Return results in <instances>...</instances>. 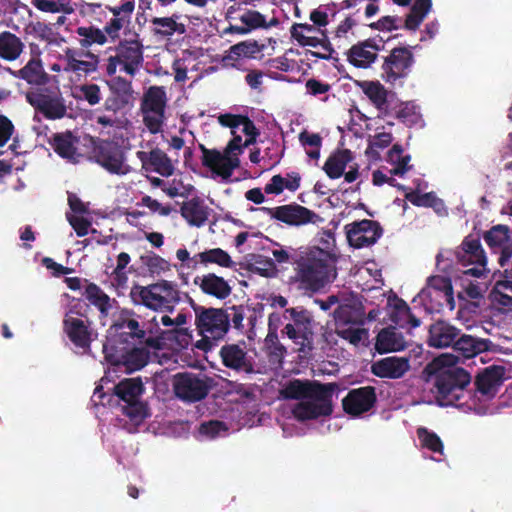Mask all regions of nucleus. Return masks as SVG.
Segmentation results:
<instances>
[{
    "mask_svg": "<svg viewBox=\"0 0 512 512\" xmlns=\"http://www.w3.org/2000/svg\"><path fill=\"white\" fill-rule=\"evenodd\" d=\"M293 280L306 295L323 291L337 277L335 259L320 250L295 251Z\"/></svg>",
    "mask_w": 512,
    "mask_h": 512,
    "instance_id": "1",
    "label": "nucleus"
},
{
    "mask_svg": "<svg viewBox=\"0 0 512 512\" xmlns=\"http://www.w3.org/2000/svg\"><path fill=\"white\" fill-rule=\"evenodd\" d=\"M195 312V324L202 336L195 347L205 353L212 351L224 339L230 329V318L222 308H206L195 305L190 299Z\"/></svg>",
    "mask_w": 512,
    "mask_h": 512,
    "instance_id": "2",
    "label": "nucleus"
},
{
    "mask_svg": "<svg viewBox=\"0 0 512 512\" xmlns=\"http://www.w3.org/2000/svg\"><path fill=\"white\" fill-rule=\"evenodd\" d=\"M135 305H143L153 311L173 312L181 301V293L177 284L160 280L147 286L135 284L129 293Z\"/></svg>",
    "mask_w": 512,
    "mask_h": 512,
    "instance_id": "3",
    "label": "nucleus"
},
{
    "mask_svg": "<svg viewBox=\"0 0 512 512\" xmlns=\"http://www.w3.org/2000/svg\"><path fill=\"white\" fill-rule=\"evenodd\" d=\"M471 375L464 368L447 366L440 368L433 376V393L440 406H457L468 393Z\"/></svg>",
    "mask_w": 512,
    "mask_h": 512,
    "instance_id": "4",
    "label": "nucleus"
},
{
    "mask_svg": "<svg viewBox=\"0 0 512 512\" xmlns=\"http://www.w3.org/2000/svg\"><path fill=\"white\" fill-rule=\"evenodd\" d=\"M155 320L156 318L153 317L151 321H144L133 310L124 308L115 318L111 329L115 331L121 342L155 347L156 339L153 334L157 333L159 329L158 323L153 324Z\"/></svg>",
    "mask_w": 512,
    "mask_h": 512,
    "instance_id": "5",
    "label": "nucleus"
},
{
    "mask_svg": "<svg viewBox=\"0 0 512 512\" xmlns=\"http://www.w3.org/2000/svg\"><path fill=\"white\" fill-rule=\"evenodd\" d=\"M289 315L292 323H287L281 330L282 337L289 338L296 346V351L304 356L314 350V319L312 313L304 307L286 308L284 317Z\"/></svg>",
    "mask_w": 512,
    "mask_h": 512,
    "instance_id": "6",
    "label": "nucleus"
},
{
    "mask_svg": "<svg viewBox=\"0 0 512 512\" xmlns=\"http://www.w3.org/2000/svg\"><path fill=\"white\" fill-rule=\"evenodd\" d=\"M215 384L212 377L201 373L179 372L172 378L175 396L189 404L205 399Z\"/></svg>",
    "mask_w": 512,
    "mask_h": 512,
    "instance_id": "7",
    "label": "nucleus"
},
{
    "mask_svg": "<svg viewBox=\"0 0 512 512\" xmlns=\"http://www.w3.org/2000/svg\"><path fill=\"white\" fill-rule=\"evenodd\" d=\"M93 144L91 159L103 169L113 175L123 176L131 171L126 163V155L123 148L115 141L103 140L90 137Z\"/></svg>",
    "mask_w": 512,
    "mask_h": 512,
    "instance_id": "8",
    "label": "nucleus"
},
{
    "mask_svg": "<svg viewBox=\"0 0 512 512\" xmlns=\"http://www.w3.org/2000/svg\"><path fill=\"white\" fill-rule=\"evenodd\" d=\"M414 62V55L410 47L399 46L393 48L383 60V80L386 83L395 84L398 80L407 78Z\"/></svg>",
    "mask_w": 512,
    "mask_h": 512,
    "instance_id": "9",
    "label": "nucleus"
},
{
    "mask_svg": "<svg viewBox=\"0 0 512 512\" xmlns=\"http://www.w3.org/2000/svg\"><path fill=\"white\" fill-rule=\"evenodd\" d=\"M256 210L262 211L271 218L283 222L289 226H303L306 224H316L322 221L320 215L309 208L292 203L277 207H260Z\"/></svg>",
    "mask_w": 512,
    "mask_h": 512,
    "instance_id": "10",
    "label": "nucleus"
},
{
    "mask_svg": "<svg viewBox=\"0 0 512 512\" xmlns=\"http://www.w3.org/2000/svg\"><path fill=\"white\" fill-rule=\"evenodd\" d=\"M338 384L325 389L324 398H308L298 402L292 409L294 417L299 421L314 420L330 416L333 412L332 398Z\"/></svg>",
    "mask_w": 512,
    "mask_h": 512,
    "instance_id": "11",
    "label": "nucleus"
},
{
    "mask_svg": "<svg viewBox=\"0 0 512 512\" xmlns=\"http://www.w3.org/2000/svg\"><path fill=\"white\" fill-rule=\"evenodd\" d=\"M73 314L81 315V313L76 310V306L71 307L65 314L63 319V331L77 348L88 351L93 341L91 321L89 319L83 320L74 317L72 316Z\"/></svg>",
    "mask_w": 512,
    "mask_h": 512,
    "instance_id": "12",
    "label": "nucleus"
},
{
    "mask_svg": "<svg viewBox=\"0 0 512 512\" xmlns=\"http://www.w3.org/2000/svg\"><path fill=\"white\" fill-rule=\"evenodd\" d=\"M344 229L349 245L357 249L374 245L383 234L380 223L369 219L346 224Z\"/></svg>",
    "mask_w": 512,
    "mask_h": 512,
    "instance_id": "13",
    "label": "nucleus"
},
{
    "mask_svg": "<svg viewBox=\"0 0 512 512\" xmlns=\"http://www.w3.org/2000/svg\"><path fill=\"white\" fill-rule=\"evenodd\" d=\"M110 94L104 101V109L107 112L117 114L133 106L134 91L132 83L118 76L107 82Z\"/></svg>",
    "mask_w": 512,
    "mask_h": 512,
    "instance_id": "14",
    "label": "nucleus"
},
{
    "mask_svg": "<svg viewBox=\"0 0 512 512\" xmlns=\"http://www.w3.org/2000/svg\"><path fill=\"white\" fill-rule=\"evenodd\" d=\"M336 383H321L316 380L298 379L289 380L281 389L280 394L287 400L303 401L308 398H324L325 389Z\"/></svg>",
    "mask_w": 512,
    "mask_h": 512,
    "instance_id": "15",
    "label": "nucleus"
},
{
    "mask_svg": "<svg viewBox=\"0 0 512 512\" xmlns=\"http://www.w3.org/2000/svg\"><path fill=\"white\" fill-rule=\"evenodd\" d=\"M199 149L202 152V165L225 180L229 179L240 165L237 156H228L225 151L209 149L204 144H199Z\"/></svg>",
    "mask_w": 512,
    "mask_h": 512,
    "instance_id": "16",
    "label": "nucleus"
},
{
    "mask_svg": "<svg viewBox=\"0 0 512 512\" xmlns=\"http://www.w3.org/2000/svg\"><path fill=\"white\" fill-rule=\"evenodd\" d=\"M26 100L37 112L49 120L61 119L67 113L65 101L59 95L29 92L26 94Z\"/></svg>",
    "mask_w": 512,
    "mask_h": 512,
    "instance_id": "17",
    "label": "nucleus"
},
{
    "mask_svg": "<svg viewBox=\"0 0 512 512\" xmlns=\"http://www.w3.org/2000/svg\"><path fill=\"white\" fill-rule=\"evenodd\" d=\"M377 401L375 388L364 386L351 389L342 400L343 410L351 416H359L374 407Z\"/></svg>",
    "mask_w": 512,
    "mask_h": 512,
    "instance_id": "18",
    "label": "nucleus"
},
{
    "mask_svg": "<svg viewBox=\"0 0 512 512\" xmlns=\"http://www.w3.org/2000/svg\"><path fill=\"white\" fill-rule=\"evenodd\" d=\"M122 70L134 76L143 64V45L139 40H122L115 48Z\"/></svg>",
    "mask_w": 512,
    "mask_h": 512,
    "instance_id": "19",
    "label": "nucleus"
},
{
    "mask_svg": "<svg viewBox=\"0 0 512 512\" xmlns=\"http://www.w3.org/2000/svg\"><path fill=\"white\" fill-rule=\"evenodd\" d=\"M505 368L500 365H491L484 368L475 378L476 391L487 399L496 396L504 382Z\"/></svg>",
    "mask_w": 512,
    "mask_h": 512,
    "instance_id": "20",
    "label": "nucleus"
},
{
    "mask_svg": "<svg viewBox=\"0 0 512 512\" xmlns=\"http://www.w3.org/2000/svg\"><path fill=\"white\" fill-rule=\"evenodd\" d=\"M137 158L140 160L142 169L148 172H155L163 177H170L174 174V165L170 157L160 148L152 150L137 151Z\"/></svg>",
    "mask_w": 512,
    "mask_h": 512,
    "instance_id": "21",
    "label": "nucleus"
},
{
    "mask_svg": "<svg viewBox=\"0 0 512 512\" xmlns=\"http://www.w3.org/2000/svg\"><path fill=\"white\" fill-rule=\"evenodd\" d=\"M219 355L222 364L236 372L251 374L254 372V365L247 352L239 344H225L221 347Z\"/></svg>",
    "mask_w": 512,
    "mask_h": 512,
    "instance_id": "22",
    "label": "nucleus"
},
{
    "mask_svg": "<svg viewBox=\"0 0 512 512\" xmlns=\"http://www.w3.org/2000/svg\"><path fill=\"white\" fill-rule=\"evenodd\" d=\"M379 50L375 38L359 41L347 51V61L356 68L366 69L376 61Z\"/></svg>",
    "mask_w": 512,
    "mask_h": 512,
    "instance_id": "23",
    "label": "nucleus"
},
{
    "mask_svg": "<svg viewBox=\"0 0 512 512\" xmlns=\"http://www.w3.org/2000/svg\"><path fill=\"white\" fill-rule=\"evenodd\" d=\"M80 138L71 131L54 133L48 140L54 152L63 159L78 163L82 154L78 151Z\"/></svg>",
    "mask_w": 512,
    "mask_h": 512,
    "instance_id": "24",
    "label": "nucleus"
},
{
    "mask_svg": "<svg viewBox=\"0 0 512 512\" xmlns=\"http://www.w3.org/2000/svg\"><path fill=\"white\" fill-rule=\"evenodd\" d=\"M410 369L408 358L389 356L371 364V373L379 378L399 379Z\"/></svg>",
    "mask_w": 512,
    "mask_h": 512,
    "instance_id": "25",
    "label": "nucleus"
},
{
    "mask_svg": "<svg viewBox=\"0 0 512 512\" xmlns=\"http://www.w3.org/2000/svg\"><path fill=\"white\" fill-rule=\"evenodd\" d=\"M461 330L445 320H438L431 324L427 343L434 348L452 347Z\"/></svg>",
    "mask_w": 512,
    "mask_h": 512,
    "instance_id": "26",
    "label": "nucleus"
},
{
    "mask_svg": "<svg viewBox=\"0 0 512 512\" xmlns=\"http://www.w3.org/2000/svg\"><path fill=\"white\" fill-rule=\"evenodd\" d=\"M457 259L463 266L487 264V257L480 239L473 235L466 236L460 246V250L457 251Z\"/></svg>",
    "mask_w": 512,
    "mask_h": 512,
    "instance_id": "27",
    "label": "nucleus"
},
{
    "mask_svg": "<svg viewBox=\"0 0 512 512\" xmlns=\"http://www.w3.org/2000/svg\"><path fill=\"white\" fill-rule=\"evenodd\" d=\"M405 347L402 333L394 327L383 328L376 336L375 350L380 354L401 351Z\"/></svg>",
    "mask_w": 512,
    "mask_h": 512,
    "instance_id": "28",
    "label": "nucleus"
},
{
    "mask_svg": "<svg viewBox=\"0 0 512 512\" xmlns=\"http://www.w3.org/2000/svg\"><path fill=\"white\" fill-rule=\"evenodd\" d=\"M180 213L189 225L195 227L204 226L209 216L208 207L199 197L184 202L180 208Z\"/></svg>",
    "mask_w": 512,
    "mask_h": 512,
    "instance_id": "29",
    "label": "nucleus"
},
{
    "mask_svg": "<svg viewBox=\"0 0 512 512\" xmlns=\"http://www.w3.org/2000/svg\"><path fill=\"white\" fill-rule=\"evenodd\" d=\"M274 314L269 316V328L265 338V349L269 362L272 365L282 366L287 353L286 347L280 343L277 334V327L272 326Z\"/></svg>",
    "mask_w": 512,
    "mask_h": 512,
    "instance_id": "30",
    "label": "nucleus"
},
{
    "mask_svg": "<svg viewBox=\"0 0 512 512\" xmlns=\"http://www.w3.org/2000/svg\"><path fill=\"white\" fill-rule=\"evenodd\" d=\"M204 294L213 296L219 300L226 299L232 292V288L228 282L214 273L203 275L199 284Z\"/></svg>",
    "mask_w": 512,
    "mask_h": 512,
    "instance_id": "31",
    "label": "nucleus"
},
{
    "mask_svg": "<svg viewBox=\"0 0 512 512\" xmlns=\"http://www.w3.org/2000/svg\"><path fill=\"white\" fill-rule=\"evenodd\" d=\"M352 160L353 154L349 149H338L327 158L323 170L330 179H338Z\"/></svg>",
    "mask_w": 512,
    "mask_h": 512,
    "instance_id": "32",
    "label": "nucleus"
},
{
    "mask_svg": "<svg viewBox=\"0 0 512 512\" xmlns=\"http://www.w3.org/2000/svg\"><path fill=\"white\" fill-rule=\"evenodd\" d=\"M180 15L173 13L170 17H153L151 24L153 25L152 33L155 36L170 38L175 33L184 34L186 26L183 23H178Z\"/></svg>",
    "mask_w": 512,
    "mask_h": 512,
    "instance_id": "33",
    "label": "nucleus"
},
{
    "mask_svg": "<svg viewBox=\"0 0 512 512\" xmlns=\"http://www.w3.org/2000/svg\"><path fill=\"white\" fill-rule=\"evenodd\" d=\"M419 301L426 310V312L433 314L442 311L444 306H449L450 309L454 308V297L453 293L431 291L427 293L425 297H421L420 293L413 300V302Z\"/></svg>",
    "mask_w": 512,
    "mask_h": 512,
    "instance_id": "34",
    "label": "nucleus"
},
{
    "mask_svg": "<svg viewBox=\"0 0 512 512\" xmlns=\"http://www.w3.org/2000/svg\"><path fill=\"white\" fill-rule=\"evenodd\" d=\"M487 342V340L477 339L460 333L452 347L459 356L472 358L488 349Z\"/></svg>",
    "mask_w": 512,
    "mask_h": 512,
    "instance_id": "35",
    "label": "nucleus"
},
{
    "mask_svg": "<svg viewBox=\"0 0 512 512\" xmlns=\"http://www.w3.org/2000/svg\"><path fill=\"white\" fill-rule=\"evenodd\" d=\"M24 43L10 31L0 33V58L5 61H15L22 54Z\"/></svg>",
    "mask_w": 512,
    "mask_h": 512,
    "instance_id": "36",
    "label": "nucleus"
},
{
    "mask_svg": "<svg viewBox=\"0 0 512 512\" xmlns=\"http://www.w3.org/2000/svg\"><path fill=\"white\" fill-rule=\"evenodd\" d=\"M192 260L195 261V265L192 268H196L198 263L203 265L216 264L223 268H234L236 265L231 256L221 248L207 249L194 255Z\"/></svg>",
    "mask_w": 512,
    "mask_h": 512,
    "instance_id": "37",
    "label": "nucleus"
},
{
    "mask_svg": "<svg viewBox=\"0 0 512 512\" xmlns=\"http://www.w3.org/2000/svg\"><path fill=\"white\" fill-rule=\"evenodd\" d=\"M405 198L414 206L432 208L440 216L447 214L444 201L434 192L421 194L417 190H412L405 194Z\"/></svg>",
    "mask_w": 512,
    "mask_h": 512,
    "instance_id": "38",
    "label": "nucleus"
},
{
    "mask_svg": "<svg viewBox=\"0 0 512 512\" xmlns=\"http://www.w3.org/2000/svg\"><path fill=\"white\" fill-rule=\"evenodd\" d=\"M106 359L114 365H123L129 373L138 371L147 364V354L136 347L123 353L119 359L113 360L111 355H106Z\"/></svg>",
    "mask_w": 512,
    "mask_h": 512,
    "instance_id": "39",
    "label": "nucleus"
},
{
    "mask_svg": "<svg viewBox=\"0 0 512 512\" xmlns=\"http://www.w3.org/2000/svg\"><path fill=\"white\" fill-rule=\"evenodd\" d=\"M166 103L165 88L163 86H151L144 93L141 110L143 113L165 112Z\"/></svg>",
    "mask_w": 512,
    "mask_h": 512,
    "instance_id": "40",
    "label": "nucleus"
},
{
    "mask_svg": "<svg viewBox=\"0 0 512 512\" xmlns=\"http://www.w3.org/2000/svg\"><path fill=\"white\" fill-rule=\"evenodd\" d=\"M144 392V385L140 378H126L114 387V393L122 401L129 402L140 399Z\"/></svg>",
    "mask_w": 512,
    "mask_h": 512,
    "instance_id": "41",
    "label": "nucleus"
},
{
    "mask_svg": "<svg viewBox=\"0 0 512 512\" xmlns=\"http://www.w3.org/2000/svg\"><path fill=\"white\" fill-rule=\"evenodd\" d=\"M20 77L31 85H45L49 76L44 71L40 59L32 58L28 63L19 70Z\"/></svg>",
    "mask_w": 512,
    "mask_h": 512,
    "instance_id": "42",
    "label": "nucleus"
},
{
    "mask_svg": "<svg viewBox=\"0 0 512 512\" xmlns=\"http://www.w3.org/2000/svg\"><path fill=\"white\" fill-rule=\"evenodd\" d=\"M85 297L99 310L102 316H108L109 310L112 307L111 298L97 284L88 283L85 289Z\"/></svg>",
    "mask_w": 512,
    "mask_h": 512,
    "instance_id": "43",
    "label": "nucleus"
},
{
    "mask_svg": "<svg viewBox=\"0 0 512 512\" xmlns=\"http://www.w3.org/2000/svg\"><path fill=\"white\" fill-rule=\"evenodd\" d=\"M360 86L377 109L382 110L387 105V90L381 83L365 81Z\"/></svg>",
    "mask_w": 512,
    "mask_h": 512,
    "instance_id": "44",
    "label": "nucleus"
},
{
    "mask_svg": "<svg viewBox=\"0 0 512 512\" xmlns=\"http://www.w3.org/2000/svg\"><path fill=\"white\" fill-rule=\"evenodd\" d=\"M76 33L81 37L80 45L82 48H88L94 44L103 45L107 42V36L103 30L95 26H80Z\"/></svg>",
    "mask_w": 512,
    "mask_h": 512,
    "instance_id": "45",
    "label": "nucleus"
},
{
    "mask_svg": "<svg viewBox=\"0 0 512 512\" xmlns=\"http://www.w3.org/2000/svg\"><path fill=\"white\" fill-rule=\"evenodd\" d=\"M509 231L507 225L498 224L486 231L483 237L487 245L496 252L497 248L505 245L510 240Z\"/></svg>",
    "mask_w": 512,
    "mask_h": 512,
    "instance_id": "46",
    "label": "nucleus"
},
{
    "mask_svg": "<svg viewBox=\"0 0 512 512\" xmlns=\"http://www.w3.org/2000/svg\"><path fill=\"white\" fill-rule=\"evenodd\" d=\"M262 47L263 45H259L256 40L242 41L230 47L227 58L238 60L241 57H254Z\"/></svg>",
    "mask_w": 512,
    "mask_h": 512,
    "instance_id": "47",
    "label": "nucleus"
},
{
    "mask_svg": "<svg viewBox=\"0 0 512 512\" xmlns=\"http://www.w3.org/2000/svg\"><path fill=\"white\" fill-rule=\"evenodd\" d=\"M417 436L421 442L422 447L434 453L443 454V442L435 432L429 431L425 427H419L417 429Z\"/></svg>",
    "mask_w": 512,
    "mask_h": 512,
    "instance_id": "48",
    "label": "nucleus"
},
{
    "mask_svg": "<svg viewBox=\"0 0 512 512\" xmlns=\"http://www.w3.org/2000/svg\"><path fill=\"white\" fill-rule=\"evenodd\" d=\"M76 52L73 49L67 48L65 50V58L68 62L69 68L76 71H83L85 73L94 72L97 68V60L92 61H83L76 59Z\"/></svg>",
    "mask_w": 512,
    "mask_h": 512,
    "instance_id": "49",
    "label": "nucleus"
},
{
    "mask_svg": "<svg viewBox=\"0 0 512 512\" xmlns=\"http://www.w3.org/2000/svg\"><path fill=\"white\" fill-rule=\"evenodd\" d=\"M238 18L250 31L258 28H268L270 26L267 24L264 15L255 10L245 9Z\"/></svg>",
    "mask_w": 512,
    "mask_h": 512,
    "instance_id": "50",
    "label": "nucleus"
},
{
    "mask_svg": "<svg viewBox=\"0 0 512 512\" xmlns=\"http://www.w3.org/2000/svg\"><path fill=\"white\" fill-rule=\"evenodd\" d=\"M123 414L133 422H141L147 417V407L140 399L126 402L122 407Z\"/></svg>",
    "mask_w": 512,
    "mask_h": 512,
    "instance_id": "51",
    "label": "nucleus"
},
{
    "mask_svg": "<svg viewBox=\"0 0 512 512\" xmlns=\"http://www.w3.org/2000/svg\"><path fill=\"white\" fill-rule=\"evenodd\" d=\"M431 291L453 293L451 280L443 276L429 277L427 287L421 290L420 296L425 297Z\"/></svg>",
    "mask_w": 512,
    "mask_h": 512,
    "instance_id": "52",
    "label": "nucleus"
},
{
    "mask_svg": "<svg viewBox=\"0 0 512 512\" xmlns=\"http://www.w3.org/2000/svg\"><path fill=\"white\" fill-rule=\"evenodd\" d=\"M336 240L334 234L329 231H323L318 239V246H314L311 248H306L305 250H320L322 252L328 253L331 255L333 259H335V264L337 263L338 256L335 252Z\"/></svg>",
    "mask_w": 512,
    "mask_h": 512,
    "instance_id": "53",
    "label": "nucleus"
},
{
    "mask_svg": "<svg viewBox=\"0 0 512 512\" xmlns=\"http://www.w3.org/2000/svg\"><path fill=\"white\" fill-rule=\"evenodd\" d=\"M228 430L226 424L219 420H210L203 422L199 426V434L206 437L207 439H214L218 437L222 432Z\"/></svg>",
    "mask_w": 512,
    "mask_h": 512,
    "instance_id": "54",
    "label": "nucleus"
},
{
    "mask_svg": "<svg viewBox=\"0 0 512 512\" xmlns=\"http://www.w3.org/2000/svg\"><path fill=\"white\" fill-rule=\"evenodd\" d=\"M140 259L151 273H160L168 270L169 268V263L155 253L142 255Z\"/></svg>",
    "mask_w": 512,
    "mask_h": 512,
    "instance_id": "55",
    "label": "nucleus"
},
{
    "mask_svg": "<svg viewBox=\"0 0 512 512\" xmlns=\"http://www.w3.org/2000/svg\"><path fill=\"white\" fill-rule=\"evenodd\" d=\"M81 95L79 99L87 101L91 106H95L100 103L102 99L100 87L97 84H83L79 86Z\"/></svg>",
    "mask_w": 512,
    "mask_h": 512,
    "instance_id": "56",
    "label": "nucleus"
},
{
    "mask_svg": "<svg viewBox=\"0 0 512 512\" xmlns=\"http://www.w3.org/2000/svg\"><path fill=\"white\" fill-rule=\"evenodd\" d=\"M357 24L356 20L352 16H347L340 24L337 26L335 30V40L337 41V46L340 48L341 46H345L347 44V34L352 30Z\"/></svg>",
    "mask_w": 512,
    "mask_h": 512,
    "instance_id": "57",
    "label": "nucleus"
},
{
    "mask_svg": "<svg viewBox=\"0 0 512 512\" xmlns=\"http://www.w3.org/2000/svg\"><path fill=\"white\" fill-rule=\"evenodd\" d=\"M165 112L143 113V122L150 133L157 134L162 130Z\"/></svg>",
    "mask_w": 512,
    "mask_h": 512,
    "instance_id": "58",
    "label": "nucleus"
},
{
    "mask_svg": "<svg viewBox=\"0 0 512 512\" xmlns=\"http://www.w3.org/2000/svg\"><path fill=\"white\" fill-rule=\"evenodd\" d=\"M395 310L397 315L402 317L410 325L411 328H416L420 326V319L411 312L410 307L404 300H398V302L395 305Z\"/></svg>",
    "mask_w": 512,
    "mask_h": 512,
    "instance_id": "59",
    "label": "nucleus"
},
{
    "mask_svg": "<svg viewBox=\"0 0 512 512\" xmlns=\"http://www.w3.org/2000/svg\"><path fill=\"white\" fill-rule=\"evenodd\" d=\"M255 271L263 277H272L276 274L277 269L272 259H267L258 255L255 260Z\"/></svg>",
    "mask_w": 512,
    "mask_h": 512,
    "instance_id": "60",
    "label": "nucleus"
},
{
    "mask_svg": "<svg viewBox=\"0 0 512 512\" xmlns=\"http://www.w3.org/2000/svg\"><path fill=\"white\" fill-rule=\"evenodd\" d=\"M401 19L397 16H383L378 21L369 24V27L374 30L392 31L401 27Z\"/></svg>",
    "mask_w": 512,
    "mask_h": 512,
    "instance_id": "61",
    "label": "nucleus"
},
{
    "mask_svg": "<svg viewBox=\"0 0 512 512\" xmlns=\"http://www.w3.org/2000/svg\"><path fill=\"white\" fill-rule=\"evenodd\" d=\"M46 13L72 14L75 11V5L71 0H53L52 3H44Z\"/></svg>",
    "mask_w": 512,
    "mask_h": 512,
    "instance_id": "62",
    "label": "nucleus"
},
{
    "mask_svg": "<svg viewBox=\"0 0 512 512\" xmlns=\"http://www.w3.org/2000/svg\"><path fill=\"white\" fill-rule=\"evenodd\" d=\"M67 220L78 237H84L88 234L91 226V222L88 219L67 214Z\"/></svg>",
    "mask_w": 512,
    "mask_h": 512,
    "instance_id": "63",
    "label": "nucleus"
},
{
    "mask_svg": "<svg viewBox=\"0 0 512 512\" xmlns=\"http://www.w3.org/2000/svg\"><path fill=\"white\" fill-rule=\"evenodd\" d=\"M510 273L507 269L504 270L503 273H500L499 279H496V273H494L495 283L491 291L512 294V278L509 276Z\"/></svg>",
    "mask_w": 512,
    "mask_h": 512,
    "instance_id": "64",
    "label": "nucleus"
}]
</instances>
